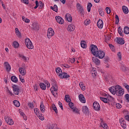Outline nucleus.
Instances as JSON below:
<instances>
[{"label":"nucleus","instance_id":"obj_51","mask_svg":"<svg viewBox=\"0 0 129 129\" xmlns=\"http://www.w3.org/2000/svg\"><path fill=\"white\" fill-rule=\"evenodd\" d=\"M21 2L25 4V5H29V1L28 0H21Z\"/></svg>","mask_w":129,"mask_h":129},{"label":"nucleus","instance_id":"obj_19","mask_svg":"<svg viewBox=\"0 0 129 129\" xmlns=\"http://www.w3.org/2000/svg\"><path fill=\"white\" fill-rule=\"evenodd\" d=\"M66 20L71 23L72 22V17L70 14H66L65 16Z\"/></svg>","mask_w":129,"mask_h":129},{"label":"nucleus","instance_id":"obj_9","mask_svg":"<svg viewBox=\"0 0 129 129\" xmlns=\"http://www.w3.org/2000/svg\"><path fill=\"white\" fill-rule=\"evenodd\" d=\"M35 4L36 6L35 7H34L35 10H36V9H38V7H39V9H43V8H44V4H43V2H42L41 1H40L39 2H38V1H36Z\"/></svg>","mask_w":129,"mask_h":129},{"label":"nucleus","instance_id":"obj_58","mask_svg":"<svg viewBox=\"0 0 129 129\" xmlns=\"http://www.w3.org/2000/svg\"><path fill=\"white\" fill-rule=\"evenodd\" d=\"M7 92H8V93H10V95H11V96H13V95H14V94L13 93V92H11L10 91V89H9V88L7 87Z\"/></svg>","mask_w":129,"mask_h":129},{"label":"nucleus","instance_id":"obj_38","mask_svg":"<svg viewBox=\"0 0 129 129\" xmlns=\"http://www.w3.org/2000/svg\"><path fill=\"white\" fill-rule=\"evenodd\" d=\"M13 46L14 48H19V46H20V44L17 41H14L13 43Z\"/></svg>","mask_w":129,"mask_h":129},{"label":"nucleus","instance_id":"obj_48","mask_svg":"<svg viewBox=\"0 0 129 129\" xmlns=\"http://www.w3.org/2000/svg\"><path fill=\"white\" fill-rule=\"evenodd\" d=\"M125 98L127 101V102H129V94H126L125 95Z\"/></svg>","mask_w":129,"mask_h":129},{"label":"nucleus","instance_id":"obj_47","mask_svg":"<svg viewBox=\"0 0 129 129\" xmlns=\"http://www.w3.org/2000/svg\"><path fill=\"white\" fill-rule=\"evenodd\" d=\"M61 66L62 67H64V68H67V69L70 68V66H69L67 64H62Z\"/></svg>","mask_w":129,"mask_h":129},{"label":"nucleus","instance_id":"obj_63","mask_svg":"<svg viewBox=\"0 0 129 129\" xmlns=\"http://www.w3.org/2000/svg\"><path fill=\"white\" fill-rule=\"evenodd\" d=\"M125 119H126V120H127L128 121H129V115H127L126 116H125Z\"/></svg>","mask_w":129,"mask_h":129},{"label":"nucleus","instance_id":"obj_12","mask_svg":"<svg viewBox=\"0 0 129 129\" xmlns=\"http://www.w3.org/2000/svg\"><path fill=\"white\" fill-rule=\"evenodd\" d=\"M79 99L80 101H81V102H82V103H85L86 102L85 97H84V95H83L82 94H80L79 95Z\"/></svg>","mask_w":129,"mask_h":129},{"label":"nucleus","instance_id":"obj_17","mask_svg":"<svg viewBox=\"0 0 129 129\" xmlns=\"http://www.w3.org/2000/svg\"><path fill=\"white\" fill-rule=\"evenodd\" d=\"M124 93V90L123 89H121L119 91H118V92L115 93V94L117 96H122V95H123Z\"/></svg>","mask_w":129,"mask_h":129},{"label":"nucleus","instance_id":"obj_35","mask_svg":"<svg viewBox=\"0 0 129 129\" xmlns=\"http://www.w3.org/2000/svg\"><path fill=\"white\" fill-rule=\"evenodd\" d=\"M124 34H126V35H128L129 34V27L127 26H125L124 28V31H123Z\"/></svg>","mask_w":129,"mask_h":129},{"label":"nucleus","instance_id":"obj_22","mask_svg":"<svg viewBox=\"0 0 129 129\" xmlns=\"http://www.w3.org/2000/svg\"><path fill=\"white\" fill-rule=\"evenodd\" d=\"M5 68L8 72L11 71V65L8 62H5Z\"/></svg>","mask_w":129,"mask_h":129},{"label":"nucleus","instance_id":"obj_11","mask_svg":"<svg viewBox=\"0 0 129 129\" xmlns=\"http://www.w3.org/2000/svg\"><path fill=\"white\" fill-rule=\"evenodd\" d=\"M55 20L58 24L60 25H63L64 23V20L60 16H56Z\"/></svg>","mask_w":129,"mask_h":129},{"label":"nucleus","instance_id":"obj_10","mask_svg":"<svg viewBox=\"0 0 129 129\" xmlns=\"http://www.w3.org/2000/svg\"><path fill=\"white\" fill-rule=\"evenodd\" d=\"M93 107L95 110L98 111L100 110V105L97 102H94L93 104Z\"/></svg>","mask_w":129,"mask_h":129},{"label":"nucleus","instance_id":"obj_59","mask_svg":"<svg viewBox=\"0 0 129 129\" xmlns=\"http://www.w3.org/2000/svg\"><path fill=\"white\" fill-rule=\"evenodd\" d=\"M102 127H103V128L104 129H107V125L105 123H104V124L102 125Z\"/></svg>","mask_w":129,"mask_h":129},{"label":"nucleus","instance_id":"obj_7","mask_svg":"<svg viewBox=\"0 0 129 129\" xmlns=\"http://www.w3.org/2000/svg\"><path fill=\"white\" fill-rule=\"evenodd\" d=\"M54 34L55 33L54 32V30H53V29H52L51 28H49L47 31V38H48V39H51V37H53Z\"/></svg>","mask_w":129,"mask_h":129},{"label":"nucleus","instance_id":"obj_61","mask_svg":"<svg viewBox=\"0 0 129 129\" xmlns=\"http://www.w3.org/2000/svg\"><path fill=\"white\" fill-rule=\"evenodd\" d=\"M17 36L19 37V38H22V35H21V32H18L17 33H16Z\"/></svg>","mask_w":129,"mask_h":129},{"label":"nucleus","instance_id":"obj_43","mask_svg":"<svg viewBox=\"0 0 129 129\" xmlns=\"http://www.w3.org/2000/svg\"><path fill=\"white\" fill-rule=\"evenodd\" d=\"M34 111L36 115H38L40 114V113H39V109L38 108H34Z\"/></svg>","mask_w":129,"mask_h":129},{"label":"nucleus","instance_id":"obj_25","mask_svg":"<svg viewBox=\"0 0 129 129\" xmlns=\"http://www.w3.org/2000/svg\"><path fill=\"white\" fill-rule=\"evenodd\" d=\"M120 122H121L120 124L123 128H126V123L125 122V121L122 120V118L121 120H120Z\"/></svg>","mask_w":129,"mask_h":129},{"label":"nucleus","instance_id":"obj_34","mask_svg":"<svg viewBox=\"0 0 129 129\" xmlns=\"http://www.w3.org/2000/svg\"><path fill=\"white\" fill-rule=\"evenodd\" d=\"M81 46L82 48H83V49H85V48H86L87 45L86 44V42H85V41H82L81 42Z\"/></svg>","mask_w":129,"mask_h":129},{"label":"nucleus","instance_id":"obj_18","mask_svg":"<svg viewBox=\"0 0 129 129\" xmlns=\"http://www.w3.org/2000/svg\"><path fill=\"white\" fill-rule=\"evenodd\" d=\"M51 92H53V91H58V86L56 84L53 85L52 87L50 88Z\"/></svg>","mask_w":129,"mask_h":129},{"label":"nucleus","instance_id":"obj_24","mask_svg":"<svg viewBox=\"0 0 129 129\" xmlns=\"http://www.w3.org/2000/svg\"><path fill=\"white\" fill-rule=\"evenodd\" d=\"M75 30V26L71 24L68 27V30L69 32H73Z\"/></svg>","mask_w":129,"mask_h":129},{"label":"nucleus","instance_id":"obj_40","mask_svg":"<svg viewBox=\"0 0 129 129\" xmlns=\"http://www.w3.org/2000/svg\"><path fill=\"white\" fill-rule=\"evenodd\" d=\"M37 116H38V117H39L40 119H41V120H44V115H43V114H39Z\"/></svg>","mask_w":129,"mask_h":129},{"label":"nucleus","instance_id":"obj_46","mask_svg":"<svg viewBox=\"0 0 129 129\" xmlns=\"http://www.w3.org/2000/svg\"><path fill=\"white\" fill-rule=\"evenodd\" d=\"M106 12H107V14H110V13L111 12V10L109 9V7H106L105 9Z\"/></svg>","mask_w":129,"mask_h":129},{"label":"nucleus","instance_id":"obj_62","mask_svg":"<svg viewBox=\"0 0 129 129\" xmlns=\"http://www.w3.org/2000/svg\"><path fill=\"white\" fill-rule=\"evenodd\" d=\"M122 70L125 72V71H126V68L124 66H122Z\"/></svg>","mask_w":129,"mask_h":129},{"label":"nucleus","instance_id":"obj_56","mask_svg":"<svg viewBox=\"0 0 129 129\" xmlns=\"http://www.w3.org/2000/svg\"><path fill=\"white\" fill-rule=\"evenodd\" d=\"M116 107L117 108H121V105L119 103H116Z\"/></svg>","mask_w":129,"mask_h":129},{"label":"nucleus","instance_id":"obj_54","mask_svg":"<svg viewBox=\"0 0 129 129\" xmlns=\"http://www.w3.org/2000/svg\"><path fill=\"white\" fill-rule=\"evenodd\" d=\"M58 105L59 107H60L61 109L63 110V105L62 104V103L60 101L58 102Z\"/></svg>","mask_w":129,"mask_h":129},{"label":"nucleus","instance_id":"obj_26","mask_svg":"<svg viewBox=\"0 0 129 129\" xmlns=\"http://www.w3.org/2000/svg\"><path fill=\"white\" fill-rule=\"evenodd\" d=\"M122 10L123 11V13H124V14H125V15L128 14V8H127L126 6H123L122 7Z\"/></svg>","mask_w":129,"mask_h":129},{"label":"nucleus","instance_id":"obj_2","mask_svg":"<svg viewBox=\"0 0 129 129\" xmlns=\"http://www.w3.org/2000/svg\"><path fill=\"white\" fill-rule=\"evenodd\" d=\"M122 88L118 85H116L114 86H112L109 88V90L112 94H113V95H115V93L118 92L120 91Z\"/></svg>","mask_w":129,"mask_h":129},{"label":"nucleus","instance_id":"obj_53","mask_svg":"<svg viewBox=\"0 0 129 129\" xmlns=\"http://www.w3.org/2000/svg\"><path fill=\"white\" fill-rule=\"evenodd\" d=\"M10 118H9V117H7V116L5 117V121H6V122H7V123H8L9 121H10Z\"/></svg>","mask_w":129,"mask_h":129},{"label":"nucleus","instance_id":"obj_3","mask_svg":"<svg viewBox=\"0 0 129 129\" xmlns=\"http://www.w3.org/2000/svg\"><path fill=\"white\" fill-rule=\"evenodd\" d=\"M94 56L95 57H97L99 59H103L105 56V53H104V52L101 50H99L98 51H97Z\"/></svg>","mask_w":129,"mask_h":129},{"label":"nucleus","instance_id":"obj_23","mask_svg":"<svg viewBox=\"0 0 129 129\" xmlns=\"http://www.w3.org/2000/svg\"><path fill=\"white\" fill-rule=\"evenodd\" d=\"M117 42L119 45H123L124 44V40L122 38L117 37Z\"/></svg>","mask_w":129,"mask_h":129},{"label":"nucleus","instance_id":"obj_33","mask_svg":"<svg viewBox=\"0 0 129 129\" xmlns=\"http://www.w3.org/2000/svg\"><path fill=\"white\" fill-rule=\"evenodd\" d=\"M39 86L42 90H46V85L43 83H40Z\"/></svg>","mask_w":129,"mask_h":129},{"label":"nucleus","instance_id":"obj_44","mask_svg":"<svg viewBox=\"0 0 129 129\" xmlns=\"http://www.w3.org/2000/svg\"><path fill=\"white\" fill-rule=\"evenodd\" d=\"M8 124H9L10 125H13V124H14V122L13 121V120L11 118L9 119V121Z\"/></svg>","mask_w":129,"mask_h":129},{"label":"nucleus","instance_id":"obj_16","mask_svg":"<svg viewBox=\"0 0 129 129\" xmlns=\"http://www.w3.org/2000/svg\"><path fill=\"white\" fill-rule=\"evenodd\" d=\"M82 110L83 113H85V114H88V113H89V110L87 106H84Z\"/></svg>","mask_w":129,"mask_h":129},{"label":"nucleus","instance_id":"obj_31","mask_svg":"<svg viewBox=\"0 0 129 129\" xmlns=\"http://www.w3.org/2000/svg\"><path fill=\"white\" fill-rule=\"evenodd\" d=\"M100 100L104 102V103H107L109 101V99L103 97H100Z\"/></svg>","mask_w":129,"mask_h":129},{"label":"nucleus","instance_id":"obj_57","mask_svg":"<svg viewBox=\"0 0 129 129\" xmlns=\"http://www.w3.org/2000/svg\"><path fill=\"white\" fill-rule=\"evenodd\" d=\"M19 78H20V81H21V82H22V83H24L25 79H22V76H21V75H19Z\"/></svg>","mask_w":129,"mask_h":129},{"label":"nucleus","instance_id":"obj_1","mask_svg":"<svg viewBox=\"0 0 129 129\" xmlns=\"http://www.w3.org/2000/svg\"><path fill=\"white\" fill-rule=\"evenodd\" d=\"M64 99L67 102L69 103V105L70 107L72 108V109H73V112H76V113H78V109L76 110V109L73 108V105H74V104L71 102V99H70V96L69 95H66Z\"/></svg>","mask_w":129,"mask_h":129},{"label":"nucleus","instance_id":"obj_21","mask_svg":"<svg viewBox=\"0 0 129 129\" xmlns=\"http://www.w3.org/2000/svg\"><path fill=\"white\" fill-rule=\"evenodd\" d=\"M76 7L77 9L79 10V12L80 13H83V11H84V10L83 9V8H82V6H81V5H80V4L78 3L77 4Z\"/></svg>","mask_w":129,"mask_h":129},{"label":"nucleus","instance_id":"obj_49","mask_svg":"<svg viewBox=\"0 0 129 129\" xmlns=\"http://www.w3.org/2000/svg\"><path fill=\"white\" fill-rule=\"evenodd\" d=\"M28 106H29L30 108H34V104L31 102L28 103Z\"/></svg>","mask_w":129,"mask_h":129},{"label":"nucleus","instance_id":"obj_13","mask_svg":"<svg viewBox=\"0 0 129 129\" xmlns=\"http://www.w3.org/2000/svg\"><path fill=\"white\" fill-rule=\"evenodd\" d=\"M19 71L20 73V74L22 76H25V75H26V69H25V68L24 67H20L19 69Z\"/></svg>","mask_w":129,"mask_h":129},{"label":"nucleus","instance_id":"obj_52","mask_svg":"<svg viewBox=\"0 0 129 129\" xmlns=\"http://www.w3.org/2000/svg\"><path fill=\"white\" fill-rule=\"evenodd\" d=\"M109 47L110 48L111 50H112V51L114 50V46H113L112 44H109Z\"/></svg>","mask_w":129,"mask_h":129},{"label":"nucleus","instance_id":"obj_41","mask_svg":"<svg viewBox=\"0 0 129 129\" xmlns=\"http://www.w3.org/2000/svg\"><path fill=\"white\" fill-rule=\"evenodd\" d=\"M108 61H109V57L106 56L104 58V61L105 62V63H107V62H108Z\"/></svg>","mask_w":129,"mask_h":129},{"label":"nucleus","instance_id":"obj_15","mask_svg":"<svg viewBox=\"0 0 129 129\" xmlns=\"http://www.w3.org/2000/svg\"><path fill=\"white\" fill-rule=\"evenodd\" d=\"M97 58L98 57L96 56H93L92 57V61L96 64V65H99V64H100V60H99Z\"/></svg>","mask_w":129,"mask_h":129},{"label":"nucleus","instance_id":"obj_42","mask_svg":"<svg viewBox=\"0 0 129 129\" xmlns=\"http://www.w3.org/2000/svg\"><path fill=\"white\" fill-rule=\"evenodd\" d=\"M95 73V70L94 69H92L91 71V73L93 77H95L96 76V74H94Z\"/></svg>","mask_w":129,"mask_h":129},{"label":"nucleus","instance_id":"obj_64","mask_svg":"<svg viewBox=\"0 0 129 129\" xmlns=\"http://www.w3.org/2000/svg\"><path fill=\"white\" fill-rule=\"evenodd\" d=\"M125 87L126 89H127V91H128V92L129 93V85H127L125 86Z\"/></svg>","mask_w":129,"mask_h":129},{"label":"nucleus","instance_id":"obj_14","mask_svg":"<svg viewBox=\"0 0 129 129\" xmlns=\"http://www.w3.org/2000/svg\"><path fill=\"white\" fill-rule=\"evenodd\" d=\"M97 26L99 29H102L103 27V21L101 19H99L97 23Z\"/></svg>","mask_w":129,"mask_h":129},{"label":"nucleus","instance_id":"obj_20","mask_svg":"<svg viewBox=\"0 0 129 129\" xmlns=\"http://www.w3.org/2000/svg\"><path fill=\"white\" fill-rule=\"evenodd\" d=\"M70 77V76L67 74V73H62L61 76H60V78H61V79H64V78H69Z\"/></svg>","mask_w":129,"mask_h":129},{"label":"nucleus","instance_id":"obj_29","mask_svg":"<svg viewBox=\"0 0 129 129\" xmlns=\"http://www.w3.org/2000/svg\"><path fill=\"white\" fill-rule=\"evenodd\" d=\"M11 80L13 82H14V83H17L18 82V78H17L16 76L11 77Z\"/></svg>","mask_w":129,"mask_h":129},{"label":"nucleus","instance_id":"obj_27","mask_svg":"<svg viewBox=\"0 0 129 129\" xmlns=\"http://www.w3.org/2000/svg\"><path fill=\"white\" fill-rule=\"evenodd\" d=\"M40 108L41 112H45V110L46 109H45V106L44 105V103H43V102H41L40 103Z\"/></svg>","mask_w":129,"mask_h":129},{"label":"nucleus","instance_id":"obj_45","mask_svg":"<svg viewBox=\"0 0 129 129\" xmlns=\"http://www.w3.org/2000/svg\"><path fill=\"white\" fill-rule=\"evenodd\" d=\"M57 125V124H52L50 125L48 129H54V128L55 127V126H56Z\"/></svg>","mask_w":129,"mask_h":129},{"label":"nucleus","instance_id":"obj_4","mask_svg":"<svg viewBox=\"0 0 129 129\" xmlns=\"http://www.w3.org/2000/svg\"><path fill=\"white\" fill-rule=\"evenodd\" d=\"M25 43L28 49H34V45H33V43H32V41H31L30 39H25Z\"/></svg>","mask_w":129,"mask_h":129},{"label":"nucleus","instance_id":"obj_60","mask_svg":"<svg viewBox=\"0 0 129 129\" xmlns=\"http://www.w3.org/2000/svg\"><path fill=\"white\" fill-rule=\"evenodd\" d=\"M117 56L119 59H121V53L120 52H118Z\"/></svg>","mask_w":129,"mask_h":129},{"label":"nucleus","instance_id":"obj_50","mask_svg":"<svg viewBox=\"0 0 129 129\" xmlns=\"http://www.w3.org/2000/svg\"><path fill=\"white\" fill-rule=\"evenodd\" d=\"M105 39H106V41H107V40L108 41H109V40L111 39V35H110V34L108 35L107 36V37H106L105 38Z\"/></svg>","mask_w":129,"mask_h":129},{"label":"nucleus","instance_id":"obj_6","mask_svg":"<svg viewBox=\"0 0 129 129\" xmlns=\"http://www.w3.org/2000/svg\"><path fill=\"white\" fill-rule=\"evenodd\" d=\"M13 93L15 95H19V92H20V88L16 85H13L12 86Z\"/></svg>","mask_w":129,"mask_h":129},{"label":"nucleus","instance_id":"obj_37","mask_svg":"<svg viewBox=\"0 0 129 129\" xmlns=\"http://www.w3.org/2000/svg\"><path fill=\"white\" fill-rule=\"evenodd\" d=\"M92 7V4L89 3L87 6V10H88V13H90V11L91 10Z\"/></svg>","mask_w":129,"mask_h":129},{"label":"nucleus","instance_id":"obj_30","mask_svg":"<svg viewBox=\"0 0 129 129\" xmlns=\"http://www.w3.org/2000/svg\"><path fill=\"white\" fill-rule=\"evenodd\" d=\"M118 33L119 34L120 36H121L122 37H123V31H122V28H121V27H119L118 28Z\"/></svg>","mask_w":129,"mask_h":129},{"label":"nucleus","instance_id":"obj_5","mask_svg":"<svg viewBox=\"0 0 129 129\" xmlns=\"http://www.w3.org/2000/svg\"><path fill=\"white\" fill-rule=\"evenodd\" d=\"M92 54L95 56V55H96V53L98 51V48H97V46L94 44H91L90 48Z\"/></svg>","mask_w":129,"mask_h":129},{"label":"nucleus","instance_id":"obj_39","mask_svg":"<svg viewBox=\"0 0 129 129\" xmlns=\"http://www.w3.org/2000/svg\"><path fill=\"white\" fill-rule=\"evenodd\" d=\"M51 93L52 94L53 96H54V97H58V91H53V92H51Z\"/></svg>","mask_w":129,"mask_h":129},{"label":"nucleus","instance_id":"obj_36","mask_svg":"<svg viewBox=\"0 0 129 129\" xmlns=\"http://www.w3.org/2000/svg\"><path fill=\"white\" fill-rule=\"evenodd\" d=\"M13 103L14 105L16 106V107H19L20 105H21V104H20V102H19V101L18 100H14L13 101Z\"/></svg>","mask_w":129,"mask_h":129},{"label":"nucleus","instance_id":"obj_28","mask_svg":"<svg viewBox=\"0 0 129 129\" xmlns=\"http://www.w3.org/2000/svg\"><path fill=\"white\" fill-rule=\"evenodd\" d=\"M56 74L59 77H60L62 75V70L60 69V68H57L56 69Z\"/></svg>","mask_w":129,"mask_h":129},{"label":"nucleus","instance_id":"obj_8","mask_svg":"<svg viewBox=\"0 0 129 129\" xmlns=\"http://www.w3.org/2000/svg\"><path fill=\"white\" fill-rule=\"evenodd\" d=\"M31 29L32 31H36L37 32V31H39L40 29V27H39V24L34 22L32 25Z\"/></svg>","mask_w":129,"mask_h":129},{"label":"nucleus","instance_id":"obj_32","mask_svg":"<svg viewBox=\"0 0 129 129\" xmlns=\"http://www.w3.org/2000/svg\"><path fill=\"white\" fill-rule=\"evenodd\" d=\"M50 9L51 10H52V11H54V12H55V13L58 12V7H57V5H54L53 7L51 6Z\"/></svg>","mask_w":129,"mask_h":129},{"label":"nucleus","instance_id":"obj_55","mask_svg":"<svg viewBox=\"0 0 129 129\" xmlns=\"http://www.w3.org/2000/svg\"><path fill=\"white\" fill-rule=\"evenodd\" d=\"M109 97H110V99L111 100V101H114V98L111 97L110 95H108V96H107V98H109Z\"/></svg>","mask_w":129,"mask_h":129}]
</instances>
